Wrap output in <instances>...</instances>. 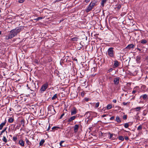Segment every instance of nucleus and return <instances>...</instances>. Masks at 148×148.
<instances>
[{
	"label": "nucleus",
	"instance_id": "nucleus-47",
	"mask_svg": "<svg viewBox=\"0 0 148 148\" xmlns=\"http://www.w3.org/2000/svg\"><path fill=\"white\" fill-rule=\"evenodd\" d=\"M23 26H19V30L20 29H21H21L22 30L23 29ZM20 31L19 30V32H20Z\"/></svg>",
	"mask_w": 148,
	"mask_h": 148
},
{
	"label": "nucleus",
	"instance_id": "nucleus-55",
	"mask_svg": "<svg viewBox=\"0 0 148 148\" xmlns=\"http://www.w3.org/2000/svg\"><path fill=\"white\" fill-rule=\"evenodd\" d=\"M145 110H144L143 111V116H145L146 115V113H145Z\"/></svg>",
	"mask_w": 148,
	"mask_h": 148
},
{
	"label": "nucleus",
	"instance_id": "nucleus-1",
	"mask_svg": "<svg viewBox=\"0 0 148 148\" xmlns=\"http://www.w3.org/2000/svg\"><path fill=\"white\" fill-rule=\"evenodd\" d=\"M114 48L112 47L109 48L106 52V54L109 58H114L115 57V53L114 50Z\"/></svg>",
	"mask_w": 148,
	"mask_h": 148
},
{
	"label": "nucleus",
	"instance_id": "nucleus-57",
	"mask_svg": "<svg viewBox=\"0 0 148 148\" xmlns=\"http://www.w3.org/2000/svg\"><path fill=\"white\" fill-rule=\"evenodd\" d=\"M90 0H85L84 2H86V3H89Z\"/></svg>",
	"mask_w": 148,
	"mask_h": 148
},
{
	"label": "nucleus",
	"instance_id": "nucleus-36",
	"mask_svg": "<svg viewBox=\"0 0 148 148\" xmlns=\"http://www.w3.org/2000/svg\"><path fill=\"white\" fill-rule=\"evenodd\" d=\"M17 136H14L13 137L12 140L16 142V141L17 140Z\"/></svg>",
	"mask_w": 148,
	"mask_h": 148
},
{
	"label": "nucleus",
	"instance_id": "nucleus-15",
	"mask_svg": "<svg viewBox=\"0 0 148 148\" xmlns=\"http://www.w3.org/2000/svg\"><path fill=\"white\" fill-rule=\"evenodd\" d=\"M48 111L50 112L51 113V112H52V113H51L52 115L55 114L56 112L55 111V110L53 108H49V109Z\"/></svg>",
	"mask_w": 148,
	"mask_h": 148
},
{
	"label": "nucleus",
	"instance_id": "nucleus-44",
	"mask_svg": "<svg viewBox=\"0 0 148 148\" xmlns=\"http://www.w3.org/2000/svg\"><path fill=\"white\" fill-rule=\"evenodd\" d=\"M90 4H91V5L92 6V7H94V6L96 5L95 4V3H92V2H91Z\"/></svg>",
	"mask_w": 148,
	"mask_h": 148
},
{
	"label": "nucleus",
	"instance_id": "nucleus-3",
	"mask_svg": "<svg viewBox=\"0 0 148 148\" xmlns=\"http://www.w3.org/2000/svg\"><path fill=\"white\" fill-rule=\"evenodd\" d=\"M49 83L48 82H46L45 83L43 84L40 90V92L41 93H43L45 91L48 87Z\"/></svg>",
	"mask_w": 148,
	"mask_h": 148
},
{
	"label": "nucleus",
	"instance_id": "nucleus-2",
	"mask_svg": "<svg viewBox=\"0 0 148 148\" xmlns=\"http://www.w3.org/2000/svg\"><path fill=\"white\" fill-rule=\"evenodd\" d=\"M20 120V124H19V127H20L22 126L21 129H20V131H22V134H24L25 132V131L23 129L25 125V122L24 119H23L22 117H19V121Z\"/></svg>",
	"mask_w": 148,
	"mask_h": 148
},
{
	"label": "nucleus",
	"instance_id": "nucleus-13",
	"mask_svg": "<svg viewBox=\"0 0 148 148\" xmlns=\"http://www.w3.org/2000/svg\"><path fill=\"white\" fill-rule=\"evenodd\" d=\"M135 47L134 45L133 44H130L128 45L125 48V49H128L130 50L131 49H134Z\"/></svg>",
	"mask_w": 148,
	"mask_h": 148
},
{
	"label": "nucleus",
	"instance_id": "nucleus-46",
	"mask_svg": "<svg viewBox=\"0 0 148 148\" xmlns=\"http://www.w3.org/2000/svg\"><path fill=\"white\" fill-rule=\"evenodd\" d=\"M81 96L83 97L85 95V92L84 91H83L81 92Z\"/></svg>",
	"mask_w": 148,
	"mask_h": 148
},
{
	"label": "nucleus",
	"instance_id": "nucleus-4",
	"mask_svg": "<svg viewBox=\"0 0 148 148\" xmlns=\"http://www.w3.org/2000/svg\"><path fill=\"white\" fill-rule=\"evenodd\" d=\"M19 136H20V140H19V145H20L22 147H24L25 145V141L22 140V133H19Z\"/></svg>",
	"mask_w": 148,
	"mask_h": 148
},
{
	"label": "nucleus",
	"instance_id": "nucleus-48",
	"mask_svg": "<svg viewBox=\"0 0 148 148\" xmlns=\"http://www.w3.org/2000/svg\"><path fill=\"white\" fill-rule=\"evenodd\" d=\"M64 115V112L63 113H62L60 116V119H61L62 117Z\"/></svg>",
	"mask_w": 148,
	"mask_h": 148
},
{
	"label": "nucleus",
	"instance_id": "nucleus-60",
	"mask_svg": "<svg viewBox=\"0 0 148 148\" xmlns=\"http://www.w3.org/2000/svg\"><path fill=\"white\" fill-rule=\"evenodd\" d=\"M20 98L19 99H20L21 100L23 99V97H22L21 96V95H20Z\"/></svg>",
	"mask_w": 148,
	"mask_h": 148
},
{
	"label": "nucleus",
	"instance_id": "nucleus-50",
	"mask_svg": "<svg viewBox=\"0 0 148 148\" xmlns=\"http://www.w3.org/2000/svg\"><path fill=\"white\" fill-rule=\"evenodd\" d=\"M114 116H112L110 118V120H113L114 119Z\"/></svg>",
	"mask_w": 148,
	"mask_h": 148
},
{
	"label": "nucleus",
	"instance_id": "nucleus-39",
	"mask_svg": "<svg viewBox=\"0 0 148 148\" xmlns=\"http://www.w3.org/2000/svg\"><path fill=\"white\" fill-rule=\"evenodd\" d=\"M112 108V105L110 104H108L107 105V108L108 110H109Z\"/></svg>",
	"mask_w": 148,
	"mask_h": 148
},
{
	"label": "nucleus",
	"instance_id": "nucleus-7",
	"mask_svg": "<svg viewBox=\"0 0 148 148\" xmlns=\"http://www.w3.org/2000/svg\"><path fill=\"white\" fill-rule=\"evenodd\" d=\"M52 61V58L51 57L49 56L45 58L43 62L45 64L50 62Z\"/></svg>",
	"mask_w": 148,
	"mask_h": 148
},
{
	"label": "nucleus",
	"instance_id": "nucleus-11",
	"mask_svg": "<svg viewBox=\"0 0 148 148\" xmlns=\"http://www.w3.org/2000/svg\"><path fill=\"white\" fill-rule=\"evenodd\" d=\"M140 99H142V100L143 99L144 100L146 101L148 99V95L146 94H144L140 96Z\"/></svg>",
	"mask_w": 148,
	"mask_h": 148
},
{
	"label": "nucleus",
	"instance_id": "nucleus-61",
	"mask_svg": "<svg viewBox=\"0 0 148 148\" xmlns=\"http://www.w3.org/2000/svg\"><path fill=\"white\" fill-rule=\"evenodd\" d=\"M112 101L114 103H116V99H113Z\"/></svg>",
	"mask_w": 148,
	"mask_h": 148
},
{
	"label": "nucleus",
	"instance_id": "nucleus-34",
	"mask_svg": "<svg viewBox=\"0 0 148 148\" xmlns=\"http://www.w3.org/2000/svg\"><path fill=\"white\" fill-rule=\"evenodd\" d=\"M57 94L54 95L52 97L51 99L53 100H54L56 99L57 97Z\"/></svg>",
	"mask_w": 148,
	"mask_h": 148
},
{
	"label": "nucleus",
	"instance_id": "nucleus-5",
	"mask_svg": "<svg viewBox=\"0 0 148 148\" xmlns=\"http://www.w3.org/2000/svg\"><path fill=\"white\" fill-rule=\"evenodd\" d=\"M10 33L13 35V37L17 35L18 33V28L13 29L10 31Z\"/></svg>",
	"mask_w": 148,
	"mask_h": 148
},
{
	"label": "nucleus",
	"instance_id": "nucleus-21",
	"mask_svg": "<svg viewBox=\"0 0 148 148\" xmlns=\"http://www.w3.org/2000/svg\"><path fill=\"white\" fill-rule=\"evenodd\" d=\"M79 127V125L77 124L75 125L74 126V131L75 132H76Z\"/></svg>",
	"mask_w": 148,
	"mask_h": 148
},
{
	"label": "nucleus",
	"instance_id": "nucleus-41",
	"mask_svg": "<svg viewBox=\"0 0 148 148\" xmlns=\"http://www.w3.org/2000/svg\"><path fill=\"white\" fill-rule=\"evenodd\" d=\"M2 140L4 142L6 143L7 142V140L6 139V137L5 136H3Z\"/></svg>",
	"mask_w": 148,
	"mask_h": 148
},
{
	"label": "nucleus",
	"instance_id": "nucleus-43",
	"mask_svg": "<svg viewBox=\"0 0 148 148\" xmlns=\"http://www.w3.org/2000/svg\"><path fill=\"white\" fill-rule=\"evenodd\" d=\"M123 118L124 120H126L127 118V116L126 115H124L123 116Z\"/></svg>",
	"mask_w": 148,
	"mask_h": 148
},
{
	"label": "nucleus",
	"instance_id": "nucleus-8",
	"mask_svg": "<svg viewBox=\"0 0 148 148\" xmlns=\"http://www.w3.org/2000/svg\"><path fill=\"white\" fill-rule=\"evenodd\" d=\"M120 79H121V78L119 77H117L114 78L113 81L114 84L115 85H118L119 83Z\"/></svg>",
	"mask_w": 148,
	"mask_h": 148
},
{
	"label": "nucleus",
	"instance_id": "nucleus-26",
	"mask_svg": "<svg viewBox=\"0 0 148 148\" xmlns=\"http://www.w3.org/2000/svg\"><path fill=\"white\" fill-rule=\"evenodd\" d=\"M90 113L89 112H86L85 115L84 116H85L86 117H87L88 118L90 116Z\"/></svg>",
	"mask_w": 148,
	"mask_h": 148
},
{
	"label": "nucleus",
	"instance_id": "nucleus-62",
	"mask_svg": "<svg viewBox=\"0 0 148 148\" xmlns=\"http://www.w3.org/2000/svg\"><path fill=\"white\" fill-rule=\"evenodd\" d=\"M121 7V5H119L117 6V8L118 9H120Z\"/></svg>",
	"mask_w": 148,
	"mask_h": 148
},
{
	"label": "nucleus",
	"instance_id": "nucleus-59",
	"mask_svg": "<svg viewBox=\"0 0 148 148\" xmlns=\"http://www.w3.org/2000/svg\"><path fill=\"white\" fill-rule=\"evenodd\" d=\"M122 103L124 105V106H125L127 104V103H125V102H123Z\"/></svg>",
	"mask_w": 148,
	"mask_h": 148
},
{
	"label": "nucleus",
	"instance_id": "nucleus-29",
	"mask_svg": "<svg viewBox=\"0 0 148 148\" xmlns=\"http://www.w3.org/2000/svg\"><path fill=\"white\" fill-rule=\"evenodd\" d=\"M45 142V140L44 139H42L39 143L40 146H42Z\"/></svg>",
	"mask_w": 148,
	"mask_h": 148
},
{
	"label": "nucleus",
	"instance_id": "nucleus-42",
	"mask_svg": "<svg viewBox=\"0 0 148 148\" xmlns=\"http://www.w3.org/2000/svg\"><path fill=\"white\" fill-rule=\"evenodd\" d=\"M64 142V141L62 140L60 143V145L61 147H64L65 146V145H63L62 144Z\"/></svg>",
	"mask_w": 148,
	"mask_h": 148
},
{
	"label": "nucleus",
	"instance_id": "nucleus-23",
	"mask_svg": "<svg viewBox=\"0 0 148 148\" xmlns=\"http://www.w3.org/2000/svg\"><path fill=\"white\" fill-rule=\"evenodd\" d=\"M143 128V125H140L137 128V130L138 132H141Z\"/></svg>",
	"mask_w": 148,
	"mask_h": 148
},
{
	"label": "nucleus",
	"instance_id": "nucleus-33",
	"mask_svg": "<svg viewBox=\"0 0 148 148\" xmlns=\"http://www.w3.org/2000/svg\"><path fill=\"white\" fill-rule=\"evenodd\" d=\"M116 135L115 134H114V135L112 136L113 138H112V140H115L117 139V137H116Z\"/></svg>",
	"mask_w": 148,
	"mask_h": 148
},
{
	"label": "nucleus",
	"instance_id": "nucleus-64",
	"mask_svg": "<svg viewBox=\"0 0 148 148\" xmlns=\"http://www.w3.org/2000/svg\"><path fill=\"white\" fill-rule=\"evenodd\" d=\"M106 114H103L101 116V117H105L106 116Z\"/></svg>",
	"mask_w": 148,
	"mask_h": 148
},
{
	"label": "nucleus",
	"instance_id": "nucleus-6",
	"mask_svg": "<svg viewBox=\"0 0 148 148\" xmlns=\"http://www.w3.org/2000/svg\"><path fill=\"white\" fill-rule=\"evenodd\" d=\"M34 87H29V85L27 84V87L28 89H29V94H32L34 93V90H36V87H35V86H34Z\"/></svg>",
	"mask_w": 148,
	"mask_h": 148
},
{
	"label": "nucleus",
	"instance_id": "nucleus-51",
	"mask_svg": "<svg viewBox=\"0 0 148 148\" xmlns=\"http://www.w3.org/2000/svg\"><path fill=\"white\" fill-rule=\"evenodd\" d=\"M124 138H125V140H128L129 139L128 137L127 136H125L124 137Z\"/></svg>",
	"mask_w": 148,
	"mask_h": 148
},
{
	"label": "nucleus",
	"instance_id": "nucleus-12",
	"mask_svg": "<svg viewBox=\"0 0 148 148\" xmlns=\"http://www.w3.org/2000/svg\"><path fill=\"white\" fill-rule=\"evenodd\" d=\"M93 8V7L91 5V4H90L88 6L86 10L85 11L86 12H88L91 11Z\"/></svg>",
	"mask_w": 148,
	"mask_h": 148
},
{
	"label": "nucleus",
	"instance_id": "nucleus-56",
	"mask_svg": "<svg viewBox=\"0 0 148 148\" xmlns=\"http://www.w3.org/2000/svg\"><path fill=\"white\" fill-rule=\"evenodd\" d=\"M25 0H19V3H22Z\"/></svg>",
	"mask_w": 148,
	"mask_h": 148
},
{
	"label": "nucleus",
	"instance_id": "nucleus-17",
	"mask_svg": "<svg viewBox=\"0 0 148 148\" xmlns=\"http://www.w3.org/2000/svg\"><path fill=\"white\" fill-rule=\"evenodd\" d=\"M115 121H116L119 123H120L121 122V121L119 116H116Z\"/></svg>",
	"mask_w": 148,
	"mask_h": 148
},
{
	"label": "nucleus",
	"instance_id": "nucleus-24",
	"mask_svg": "<svg viewBox=\"0 0 148 148\" xmlns=\"http://www.w3.org/2000/svg\"><path fill=\"white\" fill-rule=\"evenodd\" d=\"M107 134L110 135V136L109 137V138L111 140H112V138H113L112 136L113 135H114V134H111L110 132L108 133Z\"/></svg>",
	"mask_w": 148,
	"mask_h": 148
},
{
	"label": "nucleus",
	"instance_id": "nucleus-25",
	"mask_svg": "<svg viewBox=\"0 0 148 148\" xmlns=\"http://www.w3.org/2000/svg\"><path fill=\"white\" fill-rule=\"evenodd\" d=\"M117 139L120 140H121L122 141H123L124 140V138L123 136H119L118 137H117Z\"/></svg>",
	"mask_w": 148,
	"mask_h": 148
},
{
	"label": "nucleus",
	"instance_id": "nucleus-27",
	"mask_svg": "<svg viewBox=\"0 0 148 148\" xmlns=\"http://www.w3.org/2000/svg\"><path fill=\"white\" fill-rule=\"evenodd\" d=\"M25 140L26 143L27 145H31V142H30L29 140L27 139L26 138H25Z\"/></svg>",
	"mask_w": 148,
	"mask_h": 148
},
{
	"label": "nucleus",
	"instance_id": "nucleus-45",
	"mask_svg": "<svg viewBox=\"0 0 148 148\" xmlns=\"http://www.w3.org/2000/svg\"><path fill=\"white\" fill-rule=\"evenodd\" d=\"M99 102H98L97 103H96L95 104V107L96 108H98L99 106Z\"/></svg>",
	"mask_w": 148,
	"mask_h": 148
},
{
	"label": "nucleus",
	"instance_id": "nucleus-35",
	"mask_svg": "<svg viewBox=\"0 0 148 148\" xmlns=\"http://www.w3.org/2000/svg\"><path fill=\"white\" fill-rule=\"evenodd\" d=\"M29 87H34V86H35V87H36V83H32L29 84Z\"/></svg>",
	"mask_w": 148,
	"mask_h": 148
},
{
	"label": "nucleus",
	"instance_id": "nucleus-20",
	"mask_svg": "<svg viewBox=\"0 0 148 148\" xmlns=\"http://www.w3.org/2000/svg\"><path fill=\"white\" fill-rule=\"evenodd\" d=\"M25 88V86L23 84H21L20 85H19V89L20 88V90L21 91H23Z\"/></svg>",
	"mask_w": 148,
	"mask_h": 148
},
{
	"label": "nucleus",
	"instance_id": "nucleus-22",
	"mask_svg": "<svg viewBox=\"0 0 148 148\" xmlns=\"http://www.w3.org/2000/svg\"><path fill=\"white\" fill-rule=\"evenodd\" d=\"M60 128L58 126H53L51 128L52 130H50V131L54 132L55 130H57L58 129H60Z\"/></svg>",
	"mask_w": 148,
	"mask_h": 148
},
{
	"label": "nucleus",
	"instance_id": "nucleus-30",
	"mask_svg": "<svg viewBox=\"0 0 148 148\" xmlns=\"http://www.w3.org/2000/svg\"><path fill=\"white\" fill-rule=\"evenodd\" d=\"M78 38L77 37H74L71 38V40L73 41H77L78 39Z\"/></svg>",
	"mask_w": 148,
	"mask_h": 148
},
{
	"label": "nucleus",
	"instance_id": "nucleus-54",
	"mask_svg": "<svg viewBox=\"0 0 148 148\" xmlns=\"http://www.w3.org/2000/svg\"><path fill=\"white\" fill-rule=\"evenodd\" d=\"M84 100L85 101L87 102L89 101V99L88 98H86L84 99Z\"/></svg>",
	"mask_w": 148,
	"mask_h": 148
},
{
	"label": "nucleus",
	"instance_id": "nucleus-19",
	"mask_svg": "<svg viewBox=\"0 0 148 148\" xmlns=\"http://www.w3.org/2000/svg\"><path fill=\"white\" fill-rule=\"evenodd\" d=\"M6 122V119H5V121H4V122L2 123L1 124H0V130H1L2 129L3 127L4 126Z\"/></svg>",
	"mask_w": 148,
	"mask_h": 148
},
{
	"label": "nucleus",
	"instance_id": "nucleus-10",
	"mask_svg": "<svg viewBox=\"0 0 148 148\" xmlns=\"http://www.w3.org/2000/svg\"><path fill=\"white\" fill-rule=\"evenodd\" d=\"M114 63L113 65V68H116L120 64V62H119L118 61L116 60L114 61Z\"/></svg>",
	"mask_w": 148,
	"mask_h": 148
},
{
	"label": "nucleus",
	"instance_id": "nucleus-63",
	"mask_svg": "<svg viewBox=\"0 0 148 148\" xmlns=\"http://www.w3.org/2000/svg\"><path fill=\"white\" fill-rule=\"evenodd\" d=\"M5 132V131L4 130H3L2 131H1V135L4 132Z\"/></svg>",
	"mask_w": 148,
	"mask_h": 148
},
{
	"label": "nucleus",
	"instance_id": "nucleus-14",
	"mask_svg": "<svg viewBox=\"0 0 148 148\" xmlns=\"http://www.w3.org/2000/svg\"><path fill=\"white\" fill-rule=\"evenodd\" d=\"M77 116H73L69 118L67 120L68 122H70L74 120L77 117Z\"/></svg>",
	"mask_w": 148,
	"mask_h": 148
},
{
	"label": "nucleus",
	"instance_id": "nucleus-49",
	"mask_svg": "<svg viewBox=\"0 0 148 148\" xmlns=\"http://www.w3.org/2000/svg\"><path fill=\"white\" fill-rule=\"evenodd\" d=\"M92 3H95L96 5H97V1L96 0H94L92 1Z\"/></svg>",
	"mask_w": 148,
	"mask_h": 148
},
{
	"label": "nucleus",
	"instance_id": "nucleus-18",
	"mask_svg": "<svg viewBox=\"0 0 148 148\" xmlns=\"http://www.w3.org/2000/svg\"><path fill=\"white\" fill-rule=\"evenodd\" d=\"M141 57L139 56H137L136 57V60L137 62L138 63H140L141 62Z\"/></svg>",
	"mask_w": 148,
	"mask_h": 148
},
{
	"label": "nucleus",
	"instance_id": "nucleus-28",
	"mask_svg": "<svg viewBox=\"0 0 148 148\" xmlns=\"http://www.w3.org/2000/svg\"><path fill=\"white\" fill-rule=\"evenodd\" d=\"M107 0H102L101 4L102 7L104 6V4L106 3Z\"/></svg>",
	"mask_w": 148,
	"mask_h": 148
},
{
	"label": "nucleus",
	"instance_id": "nucleus-53",
	"mask_svg": "<svg viewBox=\"0 0 148 148\" xmlns=\"http://www.w3.org/2000/svg\"><path fill=\"white\" fill-rule=\"evenodd\" d=\"M136 90H134V89H133L132 92V94H134L135 93H136Z\"/></svg>",
	"mask_w": 148,
	"mask_h": 148
},
{
	"label": "nucleus",
	"instance_id": "nucleus-52",
	"mask_svg": "<svg viewBox=\"0 0 148 148\" xmlns=\"http://www.w3.org/2000/svg\"><path fill=\"white\" fill-rule=\"evenodd\" d=\"M113 70V69L112 68H110L108 70V71L109 72H110L112 71Z\"/></svg>",
	"mask_w": 148,
	"mask_h": 148
},
{
	"label": "nucleus",
	"instance_id": "nucleus-40",
	"mask_svg": "<svg viewBox=\"0 0 148 148\" xmlns=\"http://www.w3.org/2000/svg\"><path fill=\"white\" fill-rule=\"evenodd\" d=\"M147 42V41L145 39H143L141 41V43L142 44H146Z\"/></svg>",
	"mask_w": 148,
	"mask_h": 148
},
{
	"label": "nucleus",
	"instance_id": "nucleus-16",
	"mask_svg": "<svg viewBox=\"0 0 148 148\" xmlns=\"http://www.w3.org/2000/svg\"><path fill=\"white\" fill-rule=\"evenodd\" d=\"M13 37V35L11 34L10 32V33L8 35L5 36V38L6 40H8L10 39H11Z\"/></svg>",
	"mask_w": 148,
	"mask_h": 148
},
{
	"label": "nucleus",
	"instance_id": "nucleus-31",
	"mask_svg": "<svg viewBox=\"0 0 148 148\" xmlns=\"http://www.w3.org/2000/svg\"><path fill=\"white\" fill-rule=\"evenodd\" d=\"M14 121V119L12 117H10L8 119V122L10 123H12Z\"/></svg>",
	"mask_w": 148,
	"mask_h": 148
},
{
	"label": "nucleus",
	"instance_id": "nucleus-58",
	"mask_svg": "<svg viewBox=\"0 0 148 148\" xmlns=\"http://www.w3.org/2000/svg\"><path fill=\"white\" fill-rule=\"evenodd\" d=\"M50 129V125H49V126H48V128H47V131H49V130Z\"/></svg>",
	"mask_w": 148,
	"mask_h": 148
},
{
	"label": "nucleus",
	"instance_id": "nucleus-38",
	"mask_svg": "<svg viewBox=\"0 0 148 148\" xmlns=\"http://www.w3.org/2000/svg\"><path fill=\"white\" fill-rule=\"evenodd\" d=\"M141 107H137L136 108H134V109L136 111H138L140 110L141 109Z\"/></svg>",
	"mask_w": 148,
	"mask_h": 148
},
{
	"label": "nucleus",
	"instance_id": "nucleus-37",
	"mask_svg": "<svg viewBox=\"0 0 148 148\" xmlns=\"http://www.w3.org/2000/svg\"><path fill=\"white\" fill-rule=\"evenodd\" d=\"M42 18H43V17H42L40 16V17H38V18H36L34 19V20H35L36 21H39L40 19H41Z\"/></svg>",
	"mask_w": 148,
	"mask_h": 148
},
{
	"label": "nucleus",
	"instance_id": "nucleus-32",
	"mask_svg": "<svg viewBox=\"0 0 148 148\" xmlns=\"http://www.w3.org/2000/svg\"><path fill=\"white\" fill-rule=\"evenodd\" d=\"M124 127L125 128H128L129 126V123H126L123 124Z\"/></svg>",
	"mask_w": 148,
	"mask_h": 148
},
{
	"label": "nucleus",
	"instance_id": "nucleus-9",
	"mask_svg": "<svg viewBox=\"0 0 148 148\" xmlns=\"http://www.w3.org/2000/svg\"><path fill=\"white\" fill-rule=\"evenodd\" d=\"M71 116L76 114L77 113V110L75 107H73V108L71 110Z\"/></svg>",
	"mask_w": 148,
	"mask_h": 148
}]
</instances>
